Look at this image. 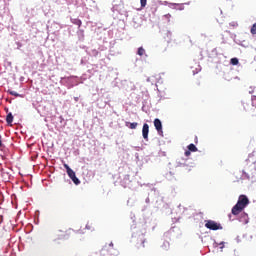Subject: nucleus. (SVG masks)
I'll use <instances>...</instances> for the list:
<instances>
[{
  "instance_id": "1",
  "label": "nucleus",
  "mask_w": 256,
  "mask_h": 256,
  "mask_svg": "<svg viewBox=\"0 0 256 256\" xmlns=\"http://www.w3.org/2000/svg\"><path fill=\"white\" fill-rule=\"evenodd\" d=\"M249 205V198L245 195H240L235 206L232 208V215H239Z\"/></svg>"
},
{
  "instance_id": "2",
  "label": "nucleus",
  "mask_w": 256,
  "mask_h": 256,
  "mask_svg": "<svg viewBox=\"0 0 256 256\" xmlns=\"http://www.w3.org/2000/svg\"><path fill=\"white\" fill-rule=\"evenodd\" d=\"M64 169H66L68 177H70L74 184L79 185L81 183L79 178H77V176L75 175V171H73V169H71L68 164H64Z\"/></svg>"
},
{
  "instance_id": "3",
  "label": "nucleus",
  "mask_w": 256,
  "mask_h": 256,
  "mask_svg": "<svg viewBox=\"0 0 256 256\" xmlns=\"http://www.w3.org/2000/svg\"><path fill=\"white\" fill-rule=\"evenodd\" d=\"M206 229H210V231H219V229H223L221 227V224L213 221V220H207L205 223Z\"/></svg>"
},
{
  "instance_id": "4",
  "label": "nucleus",
  "mask_w": 256,
  "mask_h": 256,
  "mask_svg": "<svg viewBox=\"0 0 256 256\" xmlns=\"http://www.w3.org/2000/svg\"><path fill=\"white\" fill-rule=\"evenodd\" d=\"M154 127L159 135H163V124L161 123V120L159 118H156L154 120Z\"/></svg>"
},
{
  "instance_id": "5",
  "label": "nucleus",
  "mask_w": 256,
  "mask_h": 256,
  "mask_svg": "<svg viewBox=\"0 0 256 256\" xmlns=\"http://www.w3.org/2000/svg\"><path fill=\"white\" fill-rule=\"evenodd\" d=\"M142 137L145 141H149V124L145 123L142 128Z\"/></svg>"
},
{
  "instance_id": "6",
  "label": "nucleus",
  "mask_w": 256,
  "mask_h": 256,
  "mask_svg": "<svg viewBox=\"0 0 256 256\" xmlns=\"http://www.w3.org/2000/svg\"><path fill=\"white\" fill-rule=\"evenodd\" d=\"M57 239H69V233L60 231V234L57 235Z\"/></svg>"
},
{
  "instance_id": "7",
  "label": "nucleus",
  "mask_w": 256,
  "mask_h": 256,
  "mask_svg": "<svg viewBox=\"0 0 256 256\" xmlns=\"http://www.w3.org/2000/svg\"><path fill=\"white\" fill-rule=\"evenodd\" d=\"M187 148L190 153H197V151H198L197 146H195V144H190V145H188Z\"/></svg>"
},
{
  "instance_id": "8",
  "label": "nucleus",
  "mask_w": 256,
  "mask_h": 256,
  "mask_svg": "<svg viewBox=\"0 0 256 256\" xmlns=\"http://www.w3.org/2000/svg\"><path fill=\"white\" fill-rule=\"evenodd\" d=\"M137 125H139L137 122H126V127H129V129H137Z\"/></svg>"
},
{
  "instance_id": "9",
  "label": "nucleus",
  "mask_w": 256,
  "mask_h": 256,
  "mask_svg": "<svg viewBox=\"0 0 256 256\" xmlns=\"http://www.w3.org/2000/svg\"><path fill=\"white\" fill-rule=\"evenodd\" d=\"M6 123H8V125H11V123H13V114L12 113L7 114Z\"/></svg>"
},
{
  "instance_id": "10",
  "label": "nucleus",
  "mask_w": 256,
  "mask_h": 256,
  "mask_svg": "<svg viewBox=\"0 0 256 256\" xmlns=\"http://www.w3.org/2000/svg\"><path fill=\"white\" fill-rule=\"evenodd\" d=\"M137 55H139L140 57H143V55H145V49L143 47H139L137 51Z\"/></svg>"
},
{
  "instance_id": "11",
  "label": "nucleus",
  "mask_w": 256,
  "mask_h": 256,
  "mask_svg": "<svg viewBox=\"0 0 256 256\" xmlns=\"http://www.w3.org/2000/svg\"><path fill=\"white\" fill-rule=\"evenodd\" d=\"M72 23H73L74 25H77L78 27H81V25L83 24V23L81 22V20H79V19H73V20H72Z\"/></svg>"
},
{
  "instance_id": "12",
  "label": "nucleus",
  "mask_w": 256,
  "mask_h": 256,
  "mask_svg": "<svg viewBox=\"0 0 256 256\" xmlns=\"http://www.w3.org/2000/svg\"><path fill=\"white\" fill-rule=\"evenodd\" d=\"M231 65H239V59L238 58H232L230 60Z\"/></svg>"
},
{
  "instance_id": "13",
  "label": "nucleus",
  "mask_w": 256,
  "mask_h": 256,
  "mask_svg": "<svg viewBox=\"0 0 256 256\" xmlns=\"http://www.w3.org/2000/svg\"><path fill=\"white\" fill-rule=\"evenodd\" d=\"M8 93L10 95H13V97H21V95L13 90H8Z\"/></svg>"
},
{
  "instance_id": "14",
  "label": "nucleus",
  "mask_w": 256,
  "mask_h": 256,
  "mask_svg": "<svg viewBox=\"0 0 256 256\" xmlns=\"http://www.w3.org/2000/svg\"><path fill=\"white\" fill-rule=\"evenodd\" d=\"M250 33H251L252 35H256V23H254V24L252 25L251 30H250Z\"/></svg>"
},
{
  "instance_id": "15",
  "label": "nucleus",
  "mask_w": 256,
  "mask_h": 256,
  "mask_svg": "<svg viewBox=\"0 0 256 256\" xmlns=\"http://www.w3.org/2000/svg\"><path fill=\"white\" fill-rule=\"evenodd\" d=\"M86 229H88V231H95V228L93 227V224H86Z\"/></svg>"
},
{
  "instance_id": "16",
  "label": "nucleus",
  "mask_w": 256,
  "mask_h": 256,
  "mask_svg": "<svg viewBox=\"0 0 256 256\" xmlns=\"http://www.w3.org/2000/svg\"><path fill=\"white\" fill-rule=\"evenodd\" d=\"M141 7H146L147 5V0H140Z\"/></svg>"
},
{
  "instance_id": "17",
  "label": "nucleus",
  "mask_w": 256,
  "mask_h": 256,
  "mask_svg": "<svg viewBox=\"0 0 256 256\" xmlns=\"http://www.w3.org/2000/svg\"><path fill=\"white\" fill-rule=\"evenodd\" d=\"M191 155V152L189 150L185 151V156L189 157Z\"/></svg>"
},
{
  "instance_id": "18",
  "label": "nucleus",
  "mask_w": 256,
  "mask_h": 256,
  "mask_svg": "<svg viewBox=\"0 0 256 256\" xmlns=\"http://www.w3.org/2000/svg\"><path fill=\"white\" fill-rule=\"evenodd\" d=\"M0 147H3V141L1 140V136H0Z\"/></svg>"
},
{
  "instance_id": "19",
  "label": "nucleus",
  "mask_w": 256,
  "mask_h": 256,
  "mask_svg": "<svg viewBox=\"0 0 256 256\" xmlns=\"http://www.w3.org/2000/svg\"><path fill=\"white\" fill-rule=\"evenodd\" d=\"M142 247H145V239L142 240Z\"/></svg>"
},
{
  "instance_id": "20",
  "label": "nucleus",
  "mask_w": 256,
  "mask_h": 256,
  "mask_svg": "<svg viewBox=\"0 0 256 256\" xmlns=\"http://www.w3.org/2000/svg\"><path fill=\"white\" fill-rule=\"evenodd\" d=\"M223 247H225V245H223V242L220 243V249H223Z\"/></svg>"
},
{
  "instance_id": "21",
  "label": "nucleus",
  "mask_w": 256,
  "mask_h": 256,
  "mask_svg": "<svg viewBox=\"0 0 256 256\" xmlns=\"http://www.w3.org/2000/svg\"><path fill=\"white\" fill-rule=\"evenodd\" d=\"M165 17H166L167 19H169V17H171V15H170V14H168V15H165Z\"/></svg>"
},
{
  "instance_id": "22",
  "label": "nucleus",
  "mask_w": 256,
  "mask_h": 256,
  "mask_svg": "<svg viewBox=\"0 0 256 256\" xmlns=\"http://www.w3.org/2000/svg\"><path fill=\"white\" fill-rule=\"evenodd\" d=\"M110 247H113V242L110 243Z\"/></svg>"
},
{
  "instance_id": "23",
  "label": "nucleus",
  "mask_w": 256,
  "mask_h": 256,
  "mask_svg": "<svg viewBox=\"0 0 256 256\" xmlns=\"http://www.w3.org/2000/svg\"><path fill=\"white\" fill-rule=\"evenodd\" d=\"M75 101H79V98H75Z\"/></svg>"
},
{
  "instance_id": "24",
  "label": "nucleus",
  "mask_w": 256,
  "mask_h": 256,
  "mask_svg": "<svg viewBox=\"0 0 256 256\" xmlns=\"http://www.w3.org/2000/svg\"><path fill=\"white\" fill-rule=\"evenodd\" d=\"M195 143H197V137L195 138Z\"/></svg>"
},
{
  "instance_id": "25",
  "label": "nucleus",
  "mask_w": 256,
  "mask_h": 256,
  "mask_svg": "<svg viewBox=\"0 0 256 256\" xmlns=\"http://www.w3.org/2000/svg\"><path fill=\"white\" fill-rule=\"evenodd\" d=\"M166 245H169V242H166Z\"/></svg>"
}]
</instances>
